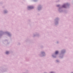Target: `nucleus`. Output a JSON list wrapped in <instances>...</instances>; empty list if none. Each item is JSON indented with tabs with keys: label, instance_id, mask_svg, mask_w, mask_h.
Wrapping results in <instances>:
<instances>
[{
	"label": "nucleus",
	"instance_id": "f257e3e1",
	"mask_svg": "<svg viewBox=\"0 0 73 73\" xmlns=\"http://www.w3.org/2000/svg\"><path fill=\"white\" fill-rule=\"evenodd\" d=\"M29 8H30V9H32L33 8V7H29Z\"/></svg>",
	"mask_w": 73,
	"mask_h": 73
},
{
	"label": "nucleus",
	"instance_id": "f03ea898",
	"mask_svg": "<svg viewBox=\"0 0 73 73\" xmlns=\"http://www.w3.org/2000/svg\"><path fill=\"white\" fill-rule=\"evenodd\" d=\"M58 51H56L55 52V54H58Z\"/></svg>",
	"mask_w": 73,
	"mask_h": 73
},
{
	"label": "nucleus",
	"instance_id": "7ed1b4c3",
	"mask_svg": "<svg viewBox=\"0 0 73 73\" xmlns=\"http://www.w3.org/2000/svg\"><path fill=\"white\" fill-rule=\"evenodd\" d=\"M9 53V52L8 51H7L6 52V54H8Z\"/></svg>",
	"mask_w": 73,
	"mask_h": 73
}]
</instances>
